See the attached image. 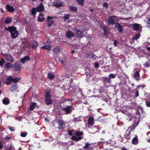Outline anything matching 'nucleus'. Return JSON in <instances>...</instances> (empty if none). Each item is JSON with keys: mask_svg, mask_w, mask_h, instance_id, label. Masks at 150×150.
I'll return each instance as SVG.
<instances>
[{"mask_svg": "<svg viewBox=\"0 0 150 150\" xmlns=\"http://www.w3.org/2000/svg\"><path fill=\"white\" fill-rule=\"evenodd\" d=\"M130 18H123L121 17H118L115 16H109L108 19V22L110 24L114 25L115 24V21L117 22L120 19L127 20Z\"/></svg>", "mask_w": 150, "mask_h": 150, "instance_id": "1", "label": "nucleus"}, {"mask_svg": "<svg viewBox=\"0 0 150 150\" xmlns=\"http://www.w3.org/2000/svg\"><path fill=\"white\" fill-rule=\"evenodd\" d=\"M7 30L9 31L11 33V37L13 38H15L18 36L19 34L16 28L13 26H9L7 28Z\"/></svg>", "mask_w": 150, "mask_h": 150, "instance_id": "2", "label": "nucleus"}, {"mask_svg": "<svg viewBox=\"0 0 150 150\" xmlns=\"http://www.w3.org/2000/svg\"><path fill=\"white\" fill-rule=\"evenodd\" d=\"M141 71V69L139 68H135L134 71V74L133 78L134 79L137 81L140 80V76L139 72Z\"/></svg>", "mask_w": 150, "mask_h": 150, "instance_id": "3", "label": "nucleus"}, {"mask_svg": "<svg viewBox=\"0 0 150 150\" xmlns=\"http://www.w3.org/2000/svg\"><path fill=\"white\" fill-rule=\"evenodd\" d=\"M52 100L50 92L47 91L46 93L45 102L47 105H49L52 103Z\"/></svg>", "mask_w": 150, "mask_h": 150, "instance_id": "4", "label": "nucleus"}, {"mask_svg": "<svg viewBox=\"0 0 150 150\" xmlns=\"http://www.w3.org/2000/svg\"><path fill=\"white\" fill-rule=\"evenodd\" d=\"M76 136H73L71 137V139L75 141H78L81 140L83 138L81 137L83 135L82 132H77L76 133Z\"/></svg>", "mask_w": 150, "mask_h": 150, "instance_id": "5", "label": "nucleus"}, {"mask_svg": "<svg viewBox=\"0 0 150 150\" xmlns=\"http://www.w3.org/2000/svg\"><path fill=\"white\" fill-rule=\"evenodd\" d=\"M139 118L140 117H133L131 119H129V121H130L131 120H132L134 123V128L136 127L138 125L139 122Z\"/></svg>", "mask_w": 150, "mask_h": 150, "instance_id": "6", "label": "nucleus"}, {"mask_svg": "<svg viewBox=\"0 0 150 150\" xmlns=\"http://www.w3.org/2000/svg\"><path fill=\"white\" fill-rule=\"evenodd\" d=\"M51 42L48 40L45 44L43 46L41 47V48L44 49L46 50H51Z\"/></svg>", "mask_w": 150, "mask_h": 150, "instance_id": "7", "label": "nucleus"}, {"mask_svg": "<svg viewBox=\"0 0 150 150\" xmlns=\"http://www.w3.org/2000/svg\"><path fill=\"white\" fill-rule=\"evenodd\" d=\"M72 106H68L62 108V110L66 112V114H69L71 112Z\"/></svg>", "mask_w": 150, "mask_h": 150, "instance_id": "8", "label": "nucleus"}, {"mask_svg": "<svg viewBox=\"0 0 150 150\" xmlns=\"http://www.w3.org/2000/svg\"><path fill=\"white\" fill-rule=\"evenodd\" d=\"M47 22L48 23V26L49 27H50L53 24V22L52 20H50L54 18L53 17H51L48 16L47 17Z\"/></svg>", "mask_w": 150, "mask_h": 150, "instance_id": "9", "label": "nucleus"}, {"mask_svg": "<svg viewBox=\"0 0 150 150\" xmlns=\"http://www.w3.org/2000/svg\"><path fill=\"white\" fill-rule=\"evenodd\" d=\"M133 27L134 29L136 31H138L142 28L141 25L139 24L135 23L133 24Z\"/></svg>", "mask_w": 150, "mask_h": 150, "instance_id": "10", "label": "nucleus"}, {"mask_svg": "<svg viewBox=\"0 0 150 150\" xmlns=\"http://www.w3.org/2000/svg\"><path fill=\"white\" fill-rule=\"evenodd\" d=\"M132 128L131 127H129L128 128V130H127V132H126L125 134V137L126 139H129L131 137L130 136V131H128L129 130H130V131L131 130Z\"/></svg>", "mask_w": 150, "mask_h": 150, "instance_id": "11", "label": "nucleus"}, {"mask_svg": "<svg viewBox=\"0 0 150 150\" xmlns=\"http://www.w3.org/2000/svg\"><path fill=\"white\" fill-rule=\"evenodd\" d=\"M5 59L7 61H9L12 62L14 61V59L12 57L10 54H7L5 57Z\"/></svg>", "mask_w": 150, "mask_h": 150, "instance_id": "12", "label": "nucleus"}, {"mask_svg": "<svg viewBox=\"0 0 150 150\" xmlns=\"http://www.w3.org/2000/svg\"><path fill=\"white\" fill-rule=\"evenodd\" d=\"M86 56L87 57H88L90 59L93 58L95 59H96L98 58L97 57L93 54H86Z\"/></svg>", "mask_w": 150, "mask_h": 150, "instance_id": "13", "label": "nucleus"}, {"mask_svg": "<svg viewBox=\"0 0 150 150\" xmlns=\"http://www.w3.org/2000/svg\"><path fill=\"white\" fill-rule=\"evenodd\" d=\"M84 31H81L80 30H76V34L79 37L82 38L84 36L83 33Z\"/></svg>", "mask_w": 150, "mask_h": 150, "instance_id": "14", "label": "nucleus"}, {"mask_svg": "<svg viewBox=\"0 0 150 150\" xmlns=\"http://www.w3.org/2000/svg\"><path fill=\"white\" fill-rule=\"evenodd\" d=\"M30 59V58L28 56H26L21 59L20 60L21 63H24L26 61H28Z\"/></svg>", "mask_w": 150, "mask_h": 150, "instance_id": "15", "label": "nucleus"}, {"mask_svg": "<svg viewBox=\"0 0 150 150\" xmlns=\"http://www.w3.org/2000/svg\"><path fill=\"white\" fill-rule=\"evenodd\" d=\"M66 35L68 38H70L74 36V34L73 33L69 30L66 32Z\"/></svg>", "mask_w": 150, "mask_h": 150, "instance_id": "16", "label": "nucleus"}, {"mask_svg": "<svg viewBox=\"0 0 150 150\" xmlns=\"http://www.w3.org/2000/svg\"><path fill=\"white\" fill-rule=\"evenodd\" d=\"M115 27L117 28L119 30V31L120 33H121L123 30V27L119 23H116Z\"/></svg>", "mask_w": 150, "mask_h": 150, "instance_id": "17", "label": "nucleus"}, {"mask_svg": "<svg viewBox=\"0 0 150 150\" xmlns=\"http://www.w3.org/2000/svg\"><path fill=\"white\" fill-rule=\"evenodd\" d=\"M91 144L89 143L88 142L86 143L85 145L83 147V148L85 149H91L92 148V147L91 146Z\"/></svg>", "mask_w": 150, "mask_h": 150, "instance_id": "18", "label": "nucleus"}, {"mask_svg": "<svg viewBox=\"0 0 150 150\" xmlns=\"http://www.w3.org/2000/svg\"><path fill=\"white\" fill-rule=\"evenodd\" d=\"M32 9H44L42 3H40L36 8H33Z\"/></svg>", "mask_w": 150, "mask_h": 150, "instance_id": "19", "label": "nucleus"}, {"mask_svg": "<svg viewBox=\"0 0 150 150\" xmlns=\"http://www.w3.org/2000/svg\"><path fill=\"white\" fill-rule=\"evenodd\" d=\"M54 5L55 6L57 7L64 6V4H63V2L62 1L60 2L59 3L57 2L56 3H54Z\"/></svg>", "mask_w": 150, "mask_h": 150, "instance_id": "20", "label": "nucleus"}, {"mask_svg": "<svg viewBox=\"0 0 150 150\" xmlns=\"http://www.w3.org/2000/svg\"><path fill=\"white\" fill-rule=\"evenodd\" d=\"M11 81H12V77L11 76H9L8 77L6 81V83L8 85L11 83Z\"/></svg>", "mask_w": 150, "mask_h": 150, "instance_id": "21", "label": "nucleus"}, {"mask_svg": "<svg viewBox=\"0 0 150 150\" xmlns=\"http://www.w3.org/2000/svg\"><path fill=\"white\" fill-rule=\"evenodd\" d=\"M3 103L5 105H7L9 104L10 101L9 99L7 98H5L2 100Z\"/></svg>", "mask_w": 150, "mask_h": 150, "instance_id": "22", "label": "nucleus"}, {"mask_svg": "<svg viewBox=\"0 0 150 150\" xmlns=\"http://www.w3.org/2000/svg\"><path fill=\"white\" fill-rule=\"evenodd\" d=\"M44 18L43 15L40 13L39 14L38 18V21L39 22H42L44 21Z\"/></svg>", "mask_w": 150, "mask_h": 150, "instance_id": "23", "label": "nucleus"}, {"mask_svg": "<svg viewBox=\"0 0 150 150\" xmlns=\"http://www.w3.org/2000/svg\"><path fill=\"white\" fill-rule=\"evenodd\" d=\"M88 123L90 125L94 124V119L92 117H91L89 118L88 120Z\"/></svg>", "mask_w": 150, "mask_h": 150, "instance_id": "24", "label": "nucleus"}, {"mask_svg": "<svg viewBox=\"0 0 150 150\" xmlns=\"http://www.w3.org/2000/svg\"><path fill=\"white\" fill-rule=\"evenodd\" d=\"M103 80L104 83H109L110 81V78H109V77L108 78L105 77H103Z\"/></svg>", "mask_w": 150, "mask_h": 150, "instance_id": "25", "label": "nucleus"}, {"mask_svg": "<svg viewBox=\"0 0 150 150\" xmlns=\"http://www.w3.org/2000/svg\"><path fill=\"white\" fill-rule=\"evenodd\" d=\"M18 89V87L16 85H12L11 87V89L10 90V91L13 92V91L16 90Z\"/></svg>", "mask_w": 150, "mask_h": 150, "instance_id": "26", "label": "nucleus"}, {"mask_svg": "<svg viewBox=\"0 0 150 150\" xmlns=\"http://www.w3.org/2000/svg\"><path fill=\"white\" fill-rule=\"evenodd\" d=\"M138 140L137 136L134 137L132 140V143L134 144H137L138 143Z\"/></svg>", "mask_w": 150, "mask_h": 150, "instance_id": "27", "label": "nucleus"}, {"mask_svg": "<svg viewBox=\"0 0 150 150\" xmlns=\"http://www.w3.org/2000/svg\"><path fill=\"white\" fill-rule=\"evenodd\" d=\"M36 105V103L35 102H32L30 107V110H33L35 109Z\"/></svg>", "mask_w": 150, "mask_h": 150, "instance_id": "28", "label": "nucleus"}, {"mask_svg": "<svg viewBox=\"0 0 150 150\" xmlns=\"http://www.w3.org/2000/svg\"><path fill=\"white\" fill-rule=\"evenodd\" d=\"M48 78L50 79H52L54 78V75L52 73H49L47 74Z\"/></svg>", "mask_w": 150, "mask_h": 150, "instance_id": "29", "label": "nucleus"}, {"mask_svg": "<svg viewBox=\"0 0 150 150\" xmlns=\"http://www.w3.org/2000/svg\"><path fill=\"white\" fill-rule=\"evenodd\" d=\"M12 19L11 17H8L5 20V23L6 24H9L11 23L12 21Z\"/></svg>", "mask_w": 150, "mask_h": 150, "instance_id": "30", "label": "nucleus"}, {"mask_svg": "<svg viewBox=\"0 0 150 150\" xmlns=\"http://www.w3.org/2000/svg\"><path fill=\"white\" fill-rule=\"evenodd\" d=\"M58 123L59 125L58 128L59 129L63 128L62 127V126L63 124V121L61 120H59L58 121Z\"/></svg>", "mask_w": 150, "mask_h": 150, "instance_id": "31", "label": "nucleus"}, {"mask_svg": "<svg viewBox=\"0 0 150 150\" xmlns=\"http://www.w3.org/2000/svg\"><path fill=\"white\" fill-rule=\"evenodd\" d=\"M140 35H141L140 33L137 34L132 38L133 40H137L140 38Z\"/></svg>", "mask_w": 150, "mask_h": 150, "instance_id": "32", "label": "nucleus"}, {"mask_svg": "<svg viewBox=\"0 0 150 150\" xmlns=\"http://www.w3.org/2000/svg\"><path fill=\"white\" fill-rule=\"evenodd\" d=\"M12 66V64L9 62L6 63L5 65V67L6 69H9Z\"/></svg>", "mask_w": 150, "mask_h": 150, "instance_id": "33", "label": "nucleus"}, {"mask_svg": "<svg viewBox=\"0 0 150 150\" xmlns=\"http://www.w3.org/2000/svg\"><path fill=\"white\" fill-rule=\"evenodd\" d=\"M38 46V44L37 42L34 41L33 42L32 47L33 48H36Z\"/></svg>", "mask_w": 150, "mask_h": 150, "instance_id": "34", "label": "nucleus"}, {"mask_svg": "<svg viewBox=\"0 0 150 150\" xmlns=\"http://www.w3.org/2000/svg\"><path fill=\"white\" fill-rule=\"evenodd\" d=\"M76 1L79 5L82 6L84 4V0H76Z\"/></svg>", "mask_w": 150, "mask_h": 150, "instance_id": "35", "label": "nucleus"}, {"mask_svg": "<svg viewBox=\"0 0 150 150\" xmlns=\"http://www.w3.org/2000/svg\"><path fill=\"white\" fill-rule=\"evenodd\" d=\"M5 62L3 58H0V65L2 66L5 63Z\"/></svg>", "mask_w": 150, "mask_h": 150, "instance_id": "36", "label": "nucleus"}, {"mask_svg": "<svg viewBox=\"0 0 150 150\" xmlns=\"http://www.w3.org/2000/svg\"><path fill=\"white\" fill-rule=\"evenodd\" d=\"M73 121L74 122H77L81 121V117H75L74 118L73 120Z\"/></svg>", "mask_w": 150, "mask_h": 150, "instance_id": "37", "label": "nucleus"}, {"mask_svg": "<svg viewBox=\"0 0 150 150\" xmlns=\"http://www.w3.org/2000/svg\"><path fill=\"white\" fill-rule=\"evenodd\" d=\"M60 49L59 47H56L54 48L53 50V51L55 53H58L60 51Z\"/></svg>", "mask_w": 150, "mask_h": 150, "instance_id": "38", "label": "nucleus"}, {"mask_svg": "<svg viewBox=\"0 0 150 150\" xmlns=\"http://www.w3.org/2000/svg\"><path fill=\"white\" fill-rule=\"evenodd\" d=\"M20 80V79L18 78H13L12 77V81L14 83H16L19 81Z\"/></svg>", "mask_w": 150, "mask_h": 150, "instance_id": "39", "label": "nucleus"}, {"mask_svg": "<svg viewBox=\"0 0 150 150\" xmlns=\"http://www.w3.org/2000/svg\"><path fill=\"white\" fill-rule=\"evenodd\" d=\"M15 69L16 70H18L20 69V65H19L15 64H14Z\"/></svg>", "mask_w": 150, "mask_h": 150, "instance_id": "40", "label": "nucleus"}, {"mask_svg": "<svg viewBox=\"0 0 150 150\" xmlns=\"http://www.w3.org/2000/svg\"><path fill=\"white\" fill-rule=\"evenodd\" d=\"M27 134L26 132H21V136L23 137H25L26 136Z\"/></svg>", "mask_w": 150, "mask_h": 150, "instance_id": "41", "label": "nucleus"}, {"mask_svg": "<svg viewBox=\"0 0 150 150\" xmlns=\"http://www.w3.org/2000/svg\"><path fill=\"white\" fill-rule=\"evenodd\" d=\"M36 10H31V13L32 14L33 16H35L36 13V12L37 11H36ZM39 11H43V10H38Z\"/></svg>", "mask_w": 150, "mask_h": 150, "instance_id": "42", "label": "nucleus"}, {"mask_svg": "<svg viewBox=\"0 0 150 150\" xmlns=\"http://www.w3.org/2000/svg\"><path fill=\"white\" fill-rule=\"evenodd\" d=\"M6 9H14L13 6H11L9 5H6Z\"/></svg>", "mask_w": 150, "mask_h": 150, "instance_id": "43", "label": "nucleus"}, {"mask_svg": "<svg viewBox=\"0 0 150 150\" xmlns=\"http://www.w3.org/2000/svg\"><path fill=\"white\" fill-rule=\"evenodd\" d=\"M70 16L69 14L65 15L64 16L63 18H64L65 21L67 20L69 18Z\"/></svg>", "mask_w": 150, "mask_h": 150, "instance_id": "44", "label": "nucleus"}, {"mask_svg": "<svg viewBox=\"0 0 150 150\" xmlns=\"http://www.w3.org/2000/svg\"><path fill=\"white\" fill-rule=\"evenodd\" d=\"M115 77V75L113 74H109V78H110V79H114Z\"/></svg>", "mask_w": 150, "mask_h": 150, "instance_id": "45", "label": "nucleus"}, {"mask_svg": "<svg viewBox=\"0 0 150 150\" xmlns=\"http://www.w3.org/2000/svg\"><path fill=\"white\" fill-rule=\"evenodd\" d=\"M103 6L105 8H107L108 7V4L106 2H104L103 3Z\"/></svg>", "mask_w": 150, "mask_h": 150, "instance_id": "46", "label": "nucleus"}, {"mask_svg": "<svg viewBox=\"0 0 150 150\" xmlns=\"http://www.w3.org/2000/svg\"><path fill=\"white\" fill-rule=\"evenodd\" d=\"M146 105L148 107H150V101H146L145 102Z\"/></svg>", "mask_w": 150, "mask_h": 150, "instance_id": "47", "label": "nucleus"}, {"mask_svg": "<svg viewBox=\"0 0 150 150\" xmlns=\"http://www.w3.org/2000/svg\"><path fill=\"white\" fill-rule=\"evenodd\" d=\"M8 128L11 131H14V128L13 127H11V126H8Z\"/></svg>", "mask_w": 150, "mask_h": 150, "instance_id": "48", "label": "nucleus"}, {"mask_svg": "<svg viewBox=\"0 0 150 150\" xmlns=\"http://www.w3.org/2000/svg\"><path fill=\"white\" fill-rule=\"evenodd\" d=\"M135 90L136 91L135 93V95L136 97H137L139 96V92L137 89H135Z\"/></svg>", "mask_w": 150, "mask_h": 150, "instance_id": "49", "label": "nucleus"}, {"mask_svg": "<svg viewBox=\"0 0 150 150\" xmlns=\"http://www.w3.org/2000/svg\"><path fill=\"white\" fill-rule=\"evenodd\" d=\"M99 64L97 62H95V64H94V66L96 68H98L99 67Z\"/></svg>", "mask_w": 150, "mask_h": 150, "instance_id": "50", "label": "nucleus"}, {"mask_svg": "<svg viewBox=\"0 0 150 150\" xmlns=\"http://www.w3.org/2000/svg\"><path fill=\"white\" fill-rule=\"evenodd\" d=\"M103 30L104 34L105 35H107L108 34V32L107 30V27L105 28Z\"/></svg>", "mask_w": 150, "mask_h": 150, "instance_id": "51", "label": "nucleus"}, {"mask_svg": "<svg viewBox=\"0 0 150 150\" xmlns=\"http://www.w3.org/2000/svg\"><path fill=\"white\" fill-rule=\"evenodd\" d=\"M73 130H71L68 131V133L70 135H72V132H73Z\"/></svg>", "mask_w": 150, "mask_h": 150, "instance_id": "52", "label": "nucleus"}, {"mask_svg": "<svg viewBox=\"0 0 150 150\" xmlns=\"http://www.w3.org/2000/svg\"><path fill=\"white\" fill-rule=\"evenodd\" d=\"M9 149V150H15V148L13 146H10Z\"/></svg>", "mask_w": 150, "mask_h": 150, "instance_id": "53", "label": "nucleus"}, {"mask_svg": "<svg viewBox=\"0 0 150 150\" xmlns=\"http://www.w3.org/2000/svg\"><path fill=\"white\" fill-rule=\"evenodd\" d=\"M69 9H77L75 7L71 6L69 7Z\"/></svg>", "mask_w": 150, "mask_h": 150, "instance_id": "54", "label": "nucleus"}, {"mask_svg": "<svg viewBox=\"0 0 150 150\" xmlns=\"http://www.w3.org/2000/svg\"><path fill=\"white\" fill-rule=\"evenodd\" d=\"M145 86L144 85H140L138 86L137 87V88H141L142 89H143V88H144Z\"/></svg>", "mask_w": 150, "mask_h": 150, "instance_id": "55", "label": "nucleus"}, {"mask_svg": "<svg viewBox=\"0 0 150 150\" xmlns=\"http://www.w3.org/2000/svg\"><path fill=\"white\" fill-rule=\"evenodd\" d=\"M118 43V42L116 40H115L114 42V45L115 47L117 46V44Z\"/></svg>", "mask_w": 150, "mask_h": 150, "instance_id": "56", "label": "nucleus"}, {"mask_svg": "<svg viewBox=\"0 0 150 150\" xmlns=\"http://www.w3.org/2000/svg\"><path fill=\"white\" fill-rule=\"evenodd\" d=\"M149 63L148 62H146L145 63V66L147 67H149Z\"/></svg>", "mask_w": 150, "mask_h": 150, "instance_id": "57", "label": "nucleus"}, {"mask_svg": "<svg viewBox=\"0 0 150 150\" xmlns=\"http://www.w3.org/2000/svg\"><path fill=\"white\" fill-rule=\"evenodd\" d=\"M5 139L7 140H9L10 139V137L8 136H6L5 137Z\"/></svg>", "mask_w": 150, "mask_h": 150, "instance_id": "58", "label": "nucleus"}, {"mask_svg": "<svg viewBox=\"0 0 150 150\" xmlns=\"http://www.w3.org/2000/svg\"><path fill=\"white\" fill-rule=\"evenodd\" d=\"M147 23H150V18H148L147 20Z\"/></svg>", "mask_w": 150, "mask_h": 150, "instance_id": "59", "label": "nucleus"}, {"mask_svg": "<svg viewBox=\"0 0 150 150\" xmlns=\"http://www.w3.org/2000/svg\"><path fill=\"white\" fill-rule=\"evenodd\" d=\"M100 27H101V28H102L103 30L106 27V26H102L101 25H100Z\"/></svg>", "mask_w": 150, "mask_h": 150, "instance_id": "60", "label": "nucleus"}, {"mask_svg": "<svg viewBox=\"0 0 150 150\" xmlns=\"http://www.w3.org/2000/svg\"><path fill=\"white\" fill-rule=\"evenodd\" d=\"M146 50L150 51V47H147L146 48Z\"/></svg>", "mask_w": 150, "mask_h": 150, "instance_id": "61", "label": "nucleus"}, {"mask_svg": "<svg viewBox=\"0 0 150 150\" xmlns=\"http://www.w3.org/2000/svg\"><path fill=\"white\" fill-rule=\"evenodd\" d=\"M60 62L62 63V64H64V61H62V60H60Z\"/></svg>", "mask_w": 150, "mask_h": 150, "instance_id": "62", "label": "nucleus"}, {"mask_svg": "<svg viewBox=\"0 0 150 150\" xmlns=\"http://www.w3.org/2000/svg\"><path fill=\"white\" fill-rule=\"evenodd\" d=\"M2 148V145L0 143V149H1Z\"/></svg>", "mask_w": 150, "mask_h": 150, "instance_id": "63", "label": "nucleus"}, {"mask_svg": "<svg viewBox=\"0 0 150 150\" xmlns=\"http://www.w3.org/2000/svg\"><path fill=\"white\" fill-rule=\"evenodd\" d=\"M121 150H127L125 148L123 147L122 149Z\"/></svg>", "mask_w": 150, "mask_h": 150, "instance_id": "64", "label": "nucleus"}]
</instances>
